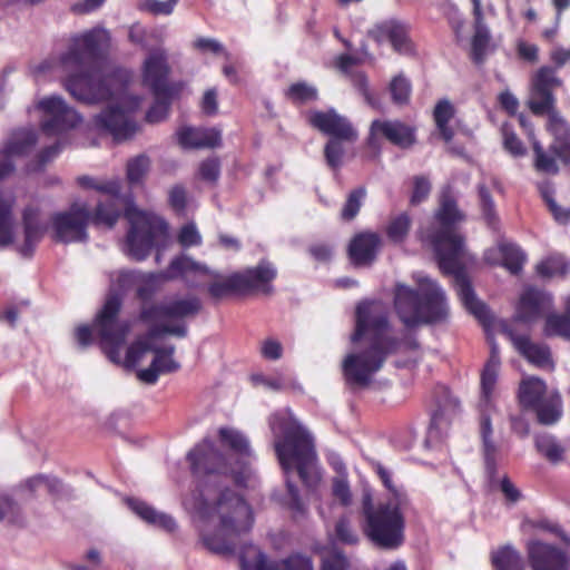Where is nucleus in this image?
I'll return each mask as SVG.
<instances>
[{"mask_svg": "<svg viewBox=\"0 0 570 570\" xmlns=\"http://www.w3.org/2000/svg\"><path fill=\"white\" fill-rule=\"evenodd\" d=\"M343 139H328L324 147V157L327 166L337 170L343 165V157L345 149L343 146Z\"/></svg>", "mask_w": 570, "mask_h": 570, "instance_id": "nucleus-56", "label": "nucleus"}, {"mask_svg": "<svg viewBox=\"0 0 570 570\" xmlns=\"http://www.w3.org/2000/svg\"><path fill=\"white\" fill-rule=\"evenodd\" d=\"M50 223L55 242L62 244L86 242L90 212L85 204L73 203L68 210L52 214Z\"/></svg>", "mask_w": 570, "mask_h": 570, "instance_id": "nucleus-12", "label": "nucleus"}, {"mask_svg": "<svg viewBox=\"0 0 570 570\" xmlns=\"http://www.w3.org/2000/svg\"><path fill=\"white\" fill-rule=\"evenodd\" d=\"M416 127L399 119H375L371 122L367 145L376 148L382 139L400 149H410L417 142Z\"/></svg>", "mask_w": 570, "mask_h": 570, "instance_id": "nucleus-14", "label": "nucleus"}, {"mask_svg": "<svg viewBox=\"0 0 570 570\" xmlns=\"http://www.w3.org/2000/svg\"><path fill=\"white\" fill-rule=\"evenodd\" d=\"M528 561L532 570H566L567 553L557 546L532 540L527 544Z\"/></svg>", "mask_w": 570, "mask_h": 570, "instance_id": "nucleus-20", "label": "nucleus"}, {"mask_svg": "<svg viewBox=\"0 0 570 570\" xmlns=\"http://www.w3.org/2000/svg\"><path fill=\"white\" fill-rule=\"evenodd\" d=\"M501 360L499 350L495 345L491 347L490 355L481 371V396L479 402L480 415L490 413L494 410L493 395L498 382Z\"/></svg>", "mask_w": 570, "mask_h": 570, "instance_id": "nucleus-23", "label": "nucleus"}, {"mask_svg": "<svg viewBox=\"0 0 570 570\" xmlns=\"http://www.w3.org/2000/svg\"><path fill=\"white\" fill-rule=\"evenodd\" d=\"M412 227V218L407 213H401L390 219L385 227V234L393 244H402Z\"/></svg>", "mask_w": 570, "mask_h": 570, "instance_id": "nucleus-45", "label": "nucleus"}, {"mask_svg": "<svg viewBox=\"0 0 570 570\" xmlns=\"http://www.w3.org/2000/svg\"><path fill=\"white\" fill-rule=\"evenodd\" d=\"M492 423L490 413L480 415V434L482 440L484 469L487 474L492 479L497 474V445L492 440Z\"/></svg>", "mask_w": 570, "mask_h": 570, "instance_id": "nucleus-30", "label": "nucleus"}, {"mask_svg": "<svg viewBox=\"0 0 570 570\" xmlns=\"http://www.w3.org/2000/svg\"><path fill=\"white\" fill-rule=\"evenodd\" d=\"M547 395V385L538 377H530L520 383L518 397L524 409L532 410Z\"/></svg>", "mask_w": 570, "mask_h": 570, "instance_id": "nucleus-33", "label": "nucleus"}, {"mask_svg": "<svg viewBox=\"0 0 570 570\" xmlns=\"http://www.w3.org/2000/svg\"><path fill=\"white\" fill-rule=\"evenodd\" d=\"M431 193V183L425 176H414L413 177V190L411 195L410 203L413 206H416L424 202Z\"/></svg>", "mask_w": 570, "mask_h": 570, "instance_id": "nucleus-60", "label": "nucleus"}, {"mask_svg": "<svg viewBox=\"0 0 570 570\" xmlns=\"http://www.w3.org/2000/svg\"><path fill=\"white\" fill-rule=\"evenodd\" d=\"M285 98L293 105L302 106L318 100V90L306 81H297L285 90Z\"/></svg>", "mask_w": 570, "mask_h": 570, "instance_id": "nucleus-43", "label": "nucleus"}, {"mask_svg": "<svg viewBox=\"0 0 570 570\" xmlns=\"http://www.w3.org/2000/svg\"><path fill=\"white\" fill-rule=\"evenodd\" d=\"M155 357L149 367L140 370L138 377L147 384H155L160 374L174 373L179 370L180 365L173 357L175 346L154 347Z\"/></svg>", "mask_w": 570, "mask_h": 570, "instance_id": "nucleus-26", "label": "nucleus"}, {"mask_svg": "<svg viewBox=\"0 0 570 570\" xmlns=\"http://www.w3.org/2000/svg\"><path fill=\"white\" fill-rule=\"evenodd\" d=\"M107 40L105 30L92 28L72 36L68 50L60 56V65L68 72L63 86L78 101L97 104L112 95L101 69V47Z\"/></svg>", "mask_w": 570, "mask_h": 570, "instance_id": "nucleus-4", "label": "nucleus"}, {"mask_svg": "<svg viewBox=\"0 0 570 570\" xmlns=\"http://www.w3.org/2000/svg\"><path fill=\"white\" fill-rule=\"evenodd\" d=\"M491 561L495 570H524L520 552L510 546L502 547L493 552Z\"/></svg>", "mask_w": 570, "mask_h": 570, "instance_id": "nucleus-40", "label": "nucleus"}, {"mask_svg": "<svg viewBox=\"0 0 570 570\" xmlns=\"http://www.w3.org/2000/svg\"><path fill=\"white\" fill-rule=\"evenodd\" d=\"M476 188L482 218L490 228L497 229L500 219L497 213L495 203L493 200L491 191L482 183L478 184Z\"/></svg>", "mask_w": 570, "mask_h": 570, "instance_id": "nucleus-44", "label": "nucleus"}, {"mask_svg": "<svg viewBox=\"0 0 570 570\" xmlns=\"http://www.w3.org/2000/svg\"><path fill=\"white\" fill-rule=\"evenodd\" d=\"M170 66L163 51L149 53L142 66V85L151 95L181 94L184 83L169 81Z\"/></svg>", "mask_w": 570, "mask_h": 570, "instance_id": "nucleus-15", "label": "nucleus"}, {"mask_svg": "<svg viewBox=\"0 0 570 570\" xmlns=\"http://www.w3.org/2000/svg\"><path fill=\"white\" fill-rule=\"evenodd\" d=\"M177 240L183 247L188 248L200 245L202 236L194 224H186L180 228Z\"/></svg>", "mask_w": 570, "mask_h": 570, "instance_id": "nucleus-64", "label": "nucleus"}, {"mask_svg": "<svg viewBox=\"0 0 570 570\" xmlns=\"http://www.w3.org/2000/svg\"><path fill=\"white\" fill-rule=\"evenodd\" d=\"M419 289L397 284L394 308L406 328L444 323L449 317L446 296L441 286L429 277L417 281Z\"/></svg>", "mask_w": 570, "mask_h": 570, "instance_id": "nucleus-7", "label": "nucleus"}, {"mask_svg": "<svg viewBox=\"0 0 570 570\" xmlns=\"http://www.w3.org/2000/svg\"><path fill=\"white\" fill-rule=\"evenodd\" d=\"M397 503H373L370 492L362 495L363 532L374 547L381 550H396L405 541V518Z\"/></svg>", "mask_w": 570, "mask_h": 570, "instance_id": "nucleus-8", "label": "nucleus"}, {"mask_svg": "<svg viewBox=\"0 0 570 570\" xmlns=\"http://www.w3.org/2000/svg\"><path fill=\"white\" fill-rule=\"evenodd\" d=\"M382 246L383 240L379 233L372 230L356 233L347 246L348 259L355 267L371 266L376 261Z\"/></svg>", "mask_w": 570, "mask_h": 570, "instance_id": "nucleus-18", "label": "nucleus"}, {"mask_svg": "<svg viewBox=\"0 0 570 570\" xmlns=\"http://www.w3.org/2000/svg\"><path fill=\"white\" fill-rule=\"evenodd\" d=\"M286 501L285 504L288 508V510L292 512V518L295 521H301L307 518L308 509L307 505L303 502L299 491L297 487L291 482L289 480L286 481Z\"/></svg>", "mask_w": 570, "mask_h": 570, "instance_id": "nucleus-51", "label": "nucleus"}, {"mask_svg": "<svg viewBox=\"0 0 570 570\" xmlns=\"http://www.w3.org/2000/svg\"><path fill=\"white\" fill-rule=\"evenodd\" d=\"M368 36L379 43L389 41L397 52L412 50L409 28L397 20H387L376 24L368 31Z\"/></svg>", "mask_w": 570, "mask_h": 570, "instance_id": "nucleus-24", "label": "nucleus"}, {"mask_svg": "<svg viewBox=\"0 0 570 570\" xmlns=\"http://www.w3.org/2000/svg\"><path fill=\"white\" fill-rule=\"evenodd\" d=\"M119 197H112L106 202H99L90 213V223L95 226H106L112 228L120 217Z\"/></svg>", "mask_w": 570, "mask_h": 570, "instance_id": "nucleus-35", "label": "nucleus"}, {"mask_svg": "<svg viewBox=\"0 0 570 570\" xmlns=\"http://www.w3.org/2000/svg\"><path fill=\"white\" fill-rule=\"evenodd\" d=\"M22 229L23 242L18 247V252L22 257L30 258L47 232V225L42 220V210L38 205H28L23 208Z\"/></svg>", "mask_w": 570, "mask_h": 570, "instance_id": "nucleus-21", "label": "nucleus"}, {"mask_svg": "<svg viewBox=\"0 0 570 570\" xmlns=\"http://www.w3.org/2000/svg\"><path fill=\"white\" fill-rule=\"evenodd\" d=\"M551 305V297L535 287H527L517 304V320L529 323L538 320Z\"/></svg>", "mask_w": 570, "mask_h": 570, "instance_id": "nucleus-25", "label": "nucleus"}, {"mask_svg": "<svg viewBox=\"0 0 570 570\" xmlns=\"http://www.w3.org/2000/svg\"><path fill=\"white\" fill-rule=\"evenodd\" d=\"M474 19V35L471 40V59L475 65H482L485 60L491 36L484 24V16L481 0H471Z\"/></svg>", "mask_w": 570, "mask_h": 570, "instance_id": "nucleus-27", "label": "nucleus"}, {"mask_svg": "<svg viewBox=\"0 0 570 570\" xmlns=\"http://www.w3.org/2000/svg\"><path fill=\"white\" fill-rule=\"evenodd\" d=\"M77 184L85 189H95L99 193L117 197L120 191L121 187L120 184L117 180H109L105 183H98L92 177L83 175L79 176L77 178Z\"/></svg>", "mask_w": 570, "mask_h": 570, "instance_id": "nucleus-55", "label": "nucleus"}, {"mask_svg": "<svg viewBox=\"0 0 570 570\" xmlns=\"http://www.w3.org/2000/svg\"><path fill=\"white\" fill-rule=\"evenodd\" d=\"M169 206L177 213L183 214L187 206V193L183 185L173 186L168 193Z\"/></svg>", "mask_w": 570, "mask_h": 570, "instance_id": "nucleus-63", "label": "nucleus"}, {"mask_svg": "<svg viewBox=\"0 0 570 570\" xmlns=\"http://www.w3.org/2000/svg\"><path fill=\"white\" fill-rule=\"evenodd\" d=\"M165 279L173 281L185 276L186 274H208L206 266L195 262L187 255H178L171 259L168 267L163 271Z\"/></svg>", "mask_w": 570, "mask_h": 570, "instance_id": "nucleus-36", "label": "nucleus"}, {"mask_svg": "<svg viewBox=\"0 0 570 570\" xmlns=\"http://www.w3.org/2000/svg\"><path fill=\"white\" fill-rule=\"evenodd\" d=\"M455 116V108L448 99H441L436 102L433 110V119L441 138L450 142L454 137V130L449 126Z\"/></svg>", "mask_w": 570, "mask_h": 570, "instance_id": "nucleus-37", "label": "nucleus"}, {"mask_svg": "<svg viewBox=\"0 0 570 570\" xmlns=\"http://www.w3.org/2000/svg\"><path fill=\"white\" fill-rule=\"evenodd\" d=\"M165 282L168 279H165L164 272L141 275L136 288V297L141 302L138 318L144 324L151 325V337L171 335L184 338L188 335L186 321L200 314L203 302L196 295H188L153 303Z\"/></svg>", "mask_w": 570, "mask_h": 570, "instance_id": "nucleus-5", "label": "nucleus"}, {"mask_svg": "<svg viewBox=\"0 0 570 570\" xmlns=\"http://www.w3.org/2000/svg\"><path fill=\"white\" fill-rule=\"evenodd\" d=\"M537 451L551 463L563 460L564 448L550 434H539L534 439Z\"/></svg>", "mask_w": 570, "mask_h": 570, "instance_id": "nucleus-47", "label": "nucleus"}, {"mask_svg": "<svg viewBox=\"0 0 570 570\" xmlns=\"http://www.w3.org/2000/svg\"><path fill=\"white\" fill-rule=\"evenodd\" d=\"M538 422L542 425L557 423L562 415V400L559 393L552 392L541 400L533 409Z\"/></svg>", "mask_w": 570, "mask_h": 570, "instance_id": "nucleus-32", "label": "nucleus"}, {"mask_svg": "<svg viewBox=\"0 0 570 570\" xmlns=\"http://www.w3.org/2000/svg\"><path fill=\"white\" fill-rule=\"evenodd\" d=\"M307 120L313 128L330 136V139H343L353 142L357 138V132L352 124L334 109L311 111Z\"/></svg>", "mask_w": 570, "mask_h": 570, "instance_id": "nucleus-17", "label": "nucleus"}, {"mask_svg": "<svg viewBox=\"0 0 570 570\" xmlns=\"http://www.w3.org/2000/svg\"><path fill=\"white\" fill-rule=\"evenodd\" d=\"M335 535L344 544H356L358 535L346 517H341L335 524Z\"/></svg>", "mask_w": 570, "mask_h": 570, "instance_id": "nucleus-59", "label": "nucleus"}, {"mask_svg": "<svg viewBox=\"0 0 570 570\" xmlns=\"http://www.w3.org/2000/svg\"><path fill=\"white\" fill-rule=\"evenodd\" d=\"M150 167L148 156L141 154L127 161L126 176L129 184L135 185L142 181Z\"/></svg>", "mask_w": 570, "mask_h": 570, "instance_id": "nucleus-53", "label": "nucleus"}, {"mask_svg": "<svg viewBox=\"0 0 570 570\" xmlns=\"http://www.w3.org/2000/svg\"><path fill=\"white\" fill-rule=\"evenodd\" d=\"M281 570H314L312 559L302 553H292L279 561Z\"/></svg>", "mask_w": 570, "mask_h": 570, "instance_id": "nucleus-62", "label": "nucleus"}, {"mask_svg": "<svg viewBox=\"0 0 570 570\" xmlns=\"http://www.w3.org/2000/svg\"><path fill=\"white\" fill-rule=\"evenodd\" d=\"M389 89L393 104L397 106H405L410 102L412 86L405 77H394L390 82Z\"/></svg>", "mask_w": 570, "mask_h": 570, "instance_id": "nucleus-54", "label": "nucleus"}, {"mask_svg": "<svg viewBox=\"0 0 570 570\" xmlns=\"http://www.w3.org/2000/svg\"><path fill=\"white\" fill-rule=\"evenodd\" d=\"M502 266L512 275H519L527 261L525 253L515 244L502 243L499 245Z\"/></svg>", "mask_w": 570, "mask_h": 570, "instance_id": "nucleus-41", "label": "nucleus"}, {"mask_svg": "<svg viewBox=\"0 0 570 570\" xmlns=\"http://www.w3.org/2000/svg\"><path fill=\"white\" fill-rule=\"evenodd\" d=\"M440 228L431 234V244L439 268L444 275H452L454 287L463 306L487 328L493 324V315L485 303L480 301L461 262L464 238L455 232L454 225L462 218L456 200L450 188L442 190L440 206L435 214Z\"/></svg>", "mask_w": 570, "mask_h": 570, "instance_id": "nucleus-3", "label": "nucleus"}, {"mask_svg": "<svg viewBox=\"0 0 570 570\" xmlns=\"http://www.w3.org/2000/svg\"><path fill=\"white\" fill-rule=\"evenodd\" d=\"M552 146V144L550 145ZM532 150H533V167L538 173L548 174V175H557L559 173V166L557 163V158L561 160V158L554 154V151L549 147V154L538 140L532 141Z\"/></svg>", "mask_w": 570, "mask_h": 570, "instance_id": "nucleus-39", "label": "nucleus"}, {"mask_svg": "<svg viewBox=\"0 0 570 570\" xmlns=\"http://www.w3.org/2000/svg\"><path fill=\"white\" fill-rule=\"evenodd\" d=\"M509 335L518 352L530 363L539 367L553 365L551 352L547 345L532 342L528 335H517L513 333Z\"/></svg>", "mask_w": 570, "mask_h": 570, "instance_id": "nucleus-29", "label": "nucleus"}, {"mask_svg": "<svg viewBox=\"0 0 570 570\" xmlns=\"http://www.w3.org/2000/svg\"><path fill=\"white\" fill-rule=\"evenodd\" d=\"M219 441L224 446L230 449L235 454L240 456L242 468H244V473L246 472V463L243 462L244 459L249 458L250 449L248 441L246 438L239 433L238 431L229 428H220L218 431Z\"/></svg>", "mask_w": 570, "mask_h": 570, "instance_id": "nucleus-38", "label": "nucleus"}, {"mask_svg": "<svg viewBox=\"0 0 570 570\" xmlns=\"http://www.w3.org/2000/svg\"><path fill=\"white\" fill-rule=\"evenodd\" d=\"M128 507L144 521L154 524L167 532L175 531L177 524L173 517L159 513L153 507L138 499H128Z\"/></svg>", "mask_w": 570, "mask_h": 570, "instance_id": "nucleus-31", "label": "nucleus"}, {"mask_svg": "<svg viewBox=\"0 0 570 570\" xmlns=\"http://www.w3.org/2000/svg\"><path fill=\"white\" fill-rule=\"evenodd\" d=\"M130 228L126 238L128 255L135 261H144L154 248L156 240L167 233L164 219L142 213L127 210Z\"/></svg>", "mask_w": 570, "mask_h": 570, "instance_id": "nucleus-10", "label": "nucleus"}, {"mask_svg": "<svg viewBox=\"0 0 570 570\" xmlns=\"http://www.w3.org/2000/svg\"><path fill=\"white\" fill-rule=\"evenodd\" d=\"M239 281L237 273H233L223 279L212 282L207 287V292L215 299H220L232 294L242 295Z\"/></svg>", "mask_w": 570, "mask_h": 570, "instance_id": "nucleus-49", "label": "nucleus"}, {"mask_svg": "<svg viewBox=\"0 0 570 570\" xmlns=\"http://www.w3.org/2000/svg\"><path fill=\"white\" fill-rule=\"evenodd\" d=\"M36 142L37 135L33 130L20 129L12 134L0 150V181L14 171L13 157L28 155Z\"/></svg>", "mask_w": 570, "mask_h": 570, "instance_id": "nucleus-19", "label": "nucleus"}, {"mask_svg": "<svg viewBox=\"0 0 570 570\" xmlns=\"http://www.w3.org/2000/svg\"><path fill=\"white\" fill-rule=\"evenodd\" d=\"M0 521H7L12 525L23 524L19 505L8 497H0Z\"/></svg>", "mask_w": 570, "mask_h": 570, "instance_id": "nucleus-58", "label": "nucleus"}, {"mask_svg": "<svg viewBox=\"0 0 570 570\" xmlns=\"http://www.w3.org/2000/svg\"><path fill=\"white\" fill-rule=\"evenodd\" d=\"M551 149L561 158L564 165H570V127L564 121H559L554 128Z\"/></svg>", "mask_w": 570, "mask_h": 570, "instance_id": "nucleus-50", "label": "nucleus"}, {"mask_svg": "<svg viewBox=\"0 0 570 570\" xmlns=\"http://www.w3.org/2000/svg\"><path fill=\"white\" fill-rule=\"evenodd\" d=\"M236 273L240 279L242 295L253 293L269 295L273 293L272 283L277 276V271L272 263L261 261L256 266Z\"/></svg>", "mask_w": 570, "mask_h": 570, "instance_id": "nucleus-22", "label": "nucleus"}, {"mask_svg": "<svg viewBox=\"0 0 570 570\" xmlns=\"http://www.w3.org/2000/svg\"><path fill=\"white\" fill-rule=\"evenodd\" d=\"M364 341L365 347L345 356L342 370L347 384L358 387L370 385L372 377L385 364L389 356L401 350L416 351L420 343L414 335L397 337L393 334L390 314L379 301L361 302L355 309L353 344Z\"/></svg>", "mask_w": 570, "mask_h": 570, "instance_id": "nucleus-2", "label": "nucleus"}, {"mask_svg": "<svg viewBox=\"0 0 570 570\" xmlns=\"http://www.w3.org/2000/svg\"><path fill=\"white\" fill-rule=\"evenodd\" d=\"M187 461L198 482L193 508L199 521L200 541L212 553L232 556L240 537L250 531L254 517L244 497L223 485V479L232 476L237 485H243L244 468L234 470L227 456L208 439L188 452Z\"/></svg>", "mask_w": 570, "mask_h": 570, "instance_id": "nucleus-1", "label": "nucleus"}, {"mask_svg": "<svg viewBox=\"0 0 570 570\" xmlns=\"http://www.w3.org/2000/svg\"><path fill=\"white\" fill-rule=\"evenodd\" d=\"M180 95L181 94L153 95L154 104L146 112V121L157 124L165 120L169 115L173 102L178 99Z\"/></svg>", "mask_w": 570, "mask_h": 570, "instance_id": "nucleus-42", "label": "nucleus"}, {"mask_svg": "<svg viewBox=\"0 0 570 570\" xmlns=\"http://www.w3.org/2000/svg\"><path fill=\"white\" fill-rule=\"evenodd\" d=\"M503 149L513 158H522L527 156L528 149L523 141L515 134L510 122H503L500 128Z\"/></svg>", "mask_w": 570, "mask_h": 570, "instance_id": "nucleus-48", "label": "nucleus"}, {"mask_svg": "<svg viewBox=\"0 0 570 570\" xmlns=\"http://www.w3.org/2000/svg\"><path fill=\"white\" fill-rule=\"evenodd\" d=\"M568 271V264L562 256H551L537 265V273L542 277H552L564 275Z\"/></svg>", "mask_w": 570, "mask_h": 570, "instance_id": "nucleus-57", "label": "nucleus"}, {"mask_svg": "<svg viewBox=\"0 0 570 570\" xmlns=\"http://www.w3.org/2000/svg\"><path fill=\"white\" fill-rule=\"evenodd\" d=\"M178 142L184 148H215L222 145L220 130L217 128L184 127L177 132Z\"/></svg>", "mask_w": 570, "mask_h": 570, "instance_id": "nucleus-28", "label": "nucleus"}, {"mask_svg": "<svg viewBox=\"0 0 570 570\" xmlns=\"http://www.w3.org/2000/svg\"><path fill=\"white\" fill-rule=\"evenodd\" d=\"M543 333L547 337L559 336L570 341V296L563 313H550L546 316Z\"/></svg>", "mask_w": 570, "mask_h": 570, "instance_id": "nucleus-34", "label": "nucleus"}, {"mask_svg": "<svg viewBox=\"0 0 570 570\" xmlns=\"http://www.w3.org/2000/svg\"><path fill=\"white\" fill-rule=\"evenodd\" d=\"M562 86V79L558 77L556 68L551 66L540 67L532 76L530 83V94L527 101L528 108L534 116L550 117L552 132L562 121L556 114L554 90Z\"/></svg>", "mask_w": 570, "mask_h": 570, "instance_id": "nucleus-11", "label": "nucleus"}, {"mask_svg": "<svg viewBox=\"0 0 570 570\" xmlns=\"http://www.w3.org/2000/svg\"><path fill=\"white\" fill-rule=\"evenodd\" d=\"M268 424L276 438L274 448L282 469L286 473L295 469L302 483L315 492L322 475L316 468L317 456L311 434L289 409L273 413Z\"/></svg>", "mask_w": 570, "mask_h": 570, "instance_id": "nucleus-6", "label": "nucleus"}, {"mask_svg": "<svg viewBox=\"0 0 570 570\" xmlns=\"http://www.w3.org/2000/svg\"><path fill=\"white\" fill-rule=\"evenodd\" d=\"M366 197V189L363 186L351 190L346 197V200L341 210V218L345 222L353 220L363 205V200Z\"/></svg>", "mask_w": 570, "mask_h": 570, "instance_id": "nucleus-52", "label": "nucleus"}, {"mask_svg": "<svg viewBox=\"0 0 570 570\" xmlns=\"http://www.w3.org/2000/svg\"><path fill=\"white\" fill-rule=\"evenodd\" d=\"M121 307V297L109 294L92 322L101 351L117 365L121 364L120 352L131 328L129 321L119 318Z\"/></svg>", "mask_w": 570, "mask_h": 570, "instance_id": "nucleus-9", "label": "nucleus"}, {"mask_svg": "<svg viewBox=\"0 0 570 570\" xmlns=\"http://www.w3.org/2000/svg\"><path fill=\"white\" fill-rule=\"evenodd\" d=\"M249 552H253L252 559L246 553H240L239 562L242 570H281L278 561L269 560L265 553L254 546L248 547Z\"/></svg>", "mask_w": 570, "mask_h": 570, "instance_id": "nucleus-46", "label": "nucleus"}, {"mask_svg": "<svg viewBox=\"0 0 570 570\" xmlns=\"http://www.w3.org/2000/svg\"><path fill=\"white\" fill-rule=\"evenodd\" d=\"M153 350L147 342L144 341H135L131 343L125 355L124 364L126 367H134L142 356L149 351Z\"/></svg>", "mask_w": 570, "mask_h": 570, "instance_id": "nucleus-61", "label": "nucleus"}, {"mask_svg": "<svg viewBox=\"0 0 570 570\" xmlns=\"http://www.w3.org/2000/svg\"><path fill=\"white\" fill-rule=\"evenodd\" d=\"M36 109L42 112L41 131L47 136H55L75 128L80 121V115L60 96H48L36 104Z\"/></svg>", "mask_w": 570, "mask_h": 570, "instance_id": "nucleus-13", "label": "nucleus"}, {"mask_svg": "<svg viewBox=\"0 0 570 570\" xmlns=\"http://www.w3.org/2000/svg\"><path fill=\"white\" fill-rule=\"evenodd\" d=\"M95 126L120 142L132 138L139 130L129 112L118 106H109L94 118Z\"/></svg>", "mask_w": 570, "mask_h": 570, "instance_id": "nucleus-16", "label": "nucleus"}]
</instances>
